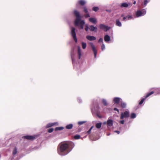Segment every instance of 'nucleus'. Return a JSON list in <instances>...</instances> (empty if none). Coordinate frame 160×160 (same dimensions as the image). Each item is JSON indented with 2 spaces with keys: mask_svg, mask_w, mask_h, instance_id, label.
<instances>
[{
  "mask_svg": "<svg viewBox=\"0 0 160 160\" xmlns=\"http://www.w3.org/2000/svg\"><path fill=\"white\" fill-rule=\"evenodd\" d=\"M73 144L71 142L66 141L61 142L57 148L58 153L60 155L65 156L68 154L71 150V146Z\"/></svg>",
  "mask_w": 160,
  "mask_h": 160,
  "instance_id": "1",
  "label": "nucleus"
},
{
  "mask_svg": "<svg viewBox=\"0 0 160 160\" xmlns=\"http://www.w3.org/2000/svg\"><path fill=\"white\" fill-rule=\"evenodd\" d=\"M74 15L76 17L74 24L75 26H77L80 25V28L83 29V26L85 24V22L83 20H81L82 17L80 15L79 12L76 10H74L73 11Z\"/></svg>",
  "mask_w": 160,
  "mask_h": 160,
  "instance_id": "2",
  "label": "nucleus"
},
{
  "mask_svg": "<svg viewBox=\"0 0 160 160\" xmlns=\"http://www.w3.org/2000/svg\"><path fill=\"white\" fill-rule=\"evenodd\" d=\"M71 34L72 37L73 39L74 40L75 42L77 43L78 42V40L76 36V33L75 32V28L73 27L71 28Z\"/></svg>",
  "mask_w": 160,
  "mask_h": 160,
  "instance_id": "3",
  "label": "nucleus"
},
{
  "mask_svg": "<svg viewBox=\"0 0 160 160\" xmlns=\"http://www.w3.org/2000/svg\"><path fill=\"white\" fill-rule=\"evenodd\" d=\"M129 116V112L128 111H126L124 112H122L120 116V119H123L124 118H127Z\"/></svg>",
  "mask_w": 160,
  "mask_h": 160,
  "instance_id": "4",
  "label": "nucleus"
},
{
  "mask_svg": "<svg viewBox=\"0 0 160 160\" xmlns=\"http://www.w3.org/2000/svg\"><path fill=\"white\" fill-rule=\"evenodd\" d=\"M99 28L100 29L104 30L106 32L110 29V27H108L103 24H100L99 25Z\"/></svg>",
  "mask_w": 160,
  "mask_h": 160,
  "instance_id": "5",
  "label": "nucleus"
},
{
  "mask_svg": "<svg viewBox=\"0 0 160 160\" xmlns=\"http://www.w3.org/2000/svg\"><path fill=\"white\" fill-rule=\"evenodd\" d=\"M90 44L94 53V57L95 58L97 54V49H96L95 45L92 43L90 42Z\"/></svg>",
  "mask_w": 160,
  "mask_h": 160,
  "instance_id": "6",
  "label": "nucleus"
},
{
  "mask_svg": "<svg viewBox=\"0 0 160 160\" xmlns=\"http://www.w3.org/2000/svg\"><path fill=\"white\" fill-rule=\"evenodd\" d=\"M22 138L28 140H32L35 139L36 136H35L26 135L23 136Z\"/></svg>",
  "mask_w": 160,
  "mask_h": 160,
  "instance_id": "7",
  "label": "nucleus"
},
{
  "mask_svg": "<svg viewBox=\"0 0 160 160\" xmlns=\"http://www.w3.org/2000/svg\"><path fill=\"white\" fill-rule=\"evenodd\" d=\"M86 38L87 39L90 41L95 40L96 39V38L94 36L89 35L87 36Z\"/></svg>",
  "mask_w": 160,
  "mask_h": 160,
  "instance_id": "8",
  "label": "nucleus"
},
{
  "mask_svg": "<svg viewBox=\"0 0 160 160\" xmlns=\"http://www.w3.org/2000/svg\"><path fill=\"white\" fill-rule=\"evenodd\" d=\"M107 124L108 126L111 127L112 126L113 124V120L112 119H108L107 121Z\"/></svg>",
  "mask_w": 160,
  "mask_h": 160,
  "instance_id": "9",
  "label": "nucleus"
},
{
  "mask_svg": "<svg viewBox=\"0 0 160 160\" xmlns=\"http://www.w3.org/2000/svg\"><path fill=\"white\" fill-rule=\"evenodd\" d=\"M97 29V28L96 27H95L93 25L90 26L89 28L90 30L92 32L94 31L96 32Z\"/></svg>",
  "mask_w": 160,
  "mask_h": 160,
  "instance_id": "10",
  "label": "nucleus"
},
{
  "mask_svg": "<svg viewBox=\"0 0 160 160\" xmlns=\"http://www.w3.org/2000/svg\"><path fill=\"white\" fill-rule=\"evenodd\" d=\"M78 3L80 5L82 6L86 4V2L84 0H79Z\"/></svg>",
  "mask_w": 160,
  "mask_h": 160,
  "instance_id": "11",
  "label": "nucleus"
},
{
  "mask_svg": "<svg viewBox=\"0 0 160 160\" xmlns=\"http://www.w3.org/2000/svg\"><path fill=\"white\" fill-rule=\"evenodd\" d=\"M121 99L119 98H115L113 99V101L115 103L118 104L120 102Z\"/></svg>",
  "mask_w": 160,
  "mask_h": 160,
  "instance_id": "12",
  "label": "nucleus"
},
{
  "mask_svg": "<svg viewBox=\"0 0 160 160\" xmlns=\"http://www.w3.org/2000/svg\"><path fill=\"white\" fill-rule=\"evenodd\" d=\"M89 21L93 24H96L97 22V20L95 18H90Z\"/></svg>",
  "mask_w": 160,
  "mask_h": 160,
  "instance_id": "13",
  "label": "nucleus"
},
{
  "mask_svg": "<svg viewBox=\"0 0 160 160\" xmlns=\"http://www.w3.org/2000/svg\"><path fill=\"white\" fill-rule=\"evenodd\" d=\"M78 58L80 59L81 56V48L79 46H78Z\"/></svg>",
  "mask_w": 160,
  "mask_h": 160,
  "instance_id": "14",
  "label": "nucleus"
},
{
  "mask_svg": "<svg viewBox=\"0 0 160 160\" xmlns=\"http://www.w3.org/2000/svg\"><path fill=\"white\" fill-rule=\"evenodd\" d=\"M115 24L116 26L119 27L122 26V23L118 19L116 20Z\"/></svg>",
  "mask_w": 160,
  "mask_h": 160,
  "instance_id": "15",
  "label": "nucleus"
},
{
  "mask_svg": "<svg viewBox=\"0 0 160 160\" xmlns=\"http://www.w3.org/2000/svg\"><path fill=\"white\" fill-rule=\"evenodd\" d=\"M110 40V38L108 35H106L104 37V40L105 42H108Z\"/></svg>",
  "mask_w": 160,
  "mask_h": 160,
  "instance_id": "16",
  "label": "nucleus"
},
{
  "mask_svg": "<svg viewBox=\"0 0 160 160\" xmlns=\"http://www.w3.org/2000/svg\"><path fill=\"white\" fill-rule=\"evenodd\" d=\"M73 126V125L72 124H70L68 125H67L66 126V128L68 129H71Z\"/></svg>",
  "mask_w": 160,
  "mask_h": 160,
  "instance_id": "17",
  "label": "nucleus"
},
{
  "mask_svg": "<svg viewBox=\"0 0 160 160\" xmlns=\"http://www.w3.org/2000/svg\"><path fill=\"white\" fill-rule=\"evenodd\" d=\"M142 12L140 10L138 11L136 13V16L137 17H139L141 16H142Z\"/></svg>",
  "mask_w": 160,
  "mask_h": 160,
  "instance_id": "18",
  "label": "nucleus"
},
{
  "mask_svg": "<svg viewBox=\"0 0 160 160\" xmlns=\"http://www.w3.org/2000/svg\"><path fill=\"white\" fill-rule=\"evenodd\" d=\"M154 93V92L152 91L149 92L148 93L145 97V98H147L150 96V95H152V94Z\"/></svg>",
  "mask_w": 160,
  "mask_h": 160,
  "instance_id": "19",
  "label": "nucleus"
},
{
  "mask_svg": "<svg viewBox=\"0 0 160 160\" xmlns=\"http://www.w3.org/2000/svg\"><path fill=\"white\" fill-rule=\"evenodd\" d=\"M102 123L101 122L98 123L96 124V127L98 129H99L101 128Z\"/></svg>",
  "mask_w": 160,
  "mask_h": 160,
  "instance_id": "20",
  "label": "nucleus"
},
{
  "mask_svg": "<svg viewBox=\"0 0 160 160\" xmlns=\"http://www.w3.org/2000/svg\"><path fill=\"white\" fill-rule=\"evenodd\" d=\"M128 6V5L127 3H123L121 4V7L127 8Z\"/></svg>",
  "mask_w": 160,
  "mask_h": 160,
  "instance_id": "21",
  "label": "nucleus"
},
{
  "mask_svg": "<svg viewBox=\"0 0 160 160\" xmlns=\"http://www.w3.org/2000/svg\"><path fill=\"white\" fill-rule=\"evenodd\" d=\"M64 129V128L63 127H57L55 128V131L58 130H63Z\"/></svg>",
  "mask_w": 160,
  "mask_h": 160,
  "instance_id": "22",
  "label": "nucleus"
},
{
  "mask_svg": "<svg viewBox=\"0 0 160 160\" xmlns=\"http://www.w3.org/2000/svg\"><path fill=\"white\" fill-rule=\"evenodd\" d=\"M82 48L83 49H85L87 46V44L86 43L84 42H82Z\"/></svg>",
  "mask_w": 160,
  "mask_h": 160,
  "instance_id": "23",
  "label": "nucleus"
},
{
  "mask_svg": "<svg viewBox=\"0 0 160 160\" xmlns=\"http://www.w3.org/2000/svg\"><path fill=\"white\" fill-rule=\"evenodd\" d=\"M17 152V148L16 147H15L14 150L12 152V154L13 155H16Z\"/></svg>",
  "mask_w": 160,
  "mask_h": 160,
  "instance_id": "24",
  "label": "nucleus"
},
{
  "mask_svg": "<svg viewBox=\"0 0 160 160\" xmlns=\"http://www.w3.org/2000/svg\"><path fill=\"white\" fill-rule=\"evenodd\" d=\"M146 99V98H145V97H144V98H142L141 101L139 102V105H141V104H142Z\"/></svg>",
  "mask_w": 160,
  "mask_h": 160,
  "instance_id": "25",
  "label": "nucleus"
},
{
  "mask_svg": "<svg viewBox=\"0 0 160 160\" xmlns=\"http://www.w3.org/2000/svg\"><path fill=\"white\" fill-rule=\"evenodd\" d=\"M102 102L104 106H106L107 105V102L106 100H105L104 99H103L102 100Z\"/></svg>",
  "mask_w": 160,
  "mask_h": 160,
  "instance_id": "26",
  "label": "nucleus"
},
{
  "mask_svg": "<svg viewBox=\"0 0 160 160\" xmlns=\"http://www.w3.org/2000/svg\"><path fill=\"white\" fill-rule=\"evenodd\" d=\"M126 104L125 102H122L121 104V106L122 108H125L126 107Z\"/></svg>",
  "mask_w": 160,
  "mask_h": 160,
  "instance_id": "27",
  "label": "nucleus"
},
{
  "mask_svg": "<svg viewBox=\"0 0 160 160\" xmlns=\"http://www.w3.org/2000/svg\"><path fill=\"white\" fill-rule=\"evenodd\" d=\"M92 10L95 12H97L99 10V8L98 7H93Z\"/></svg>",
  "mask_w": 160,
  "mask_h": 160,
  "instance_id": "28",
  "label": "nucleus"
},
{
  "mask_svg": "<svg viewBox=\"0 0 160 160\" xmlns=\"http://www.w3.org/2000/svg\"><path fill=\"white\" fill-rule=\"evenodd\" d=\"M150 0H144V5L145 6H146L148 2H149Z\"/></svg>",
  "mask_w": 160,
  "mask_h": 160,
  "instance_id": "29",
  "label": "nucleus"
},
{
  "mask_svg": "<svg viewBox=\"0 0 160 160\" xmlns=\"http://www.w3.org/2000/svg\"><path fill=\"white\" fill-rule=\"evenodd\" d=\"M136 117V115L134 113H132L131 115V118H135Z\"/></svg>",
  "mask_w": 160,
  "mask_h": 160,
  "instance_id": "30",
  "label": "nucleus"
},
{
  "mask_svg": "<svg viewBox=\"0 0 160 160\" xmlns=\"http://www.w3.org/2000/svg\"><path fill=\"white\" fill-rule=\"evenodd\" d=\"M94 128V126H92L91 128H90V129H89V130L87 132V133L88 134H89L90 133H91V130H92V129Z\"/></svg>",
  "mask_w": 160,
  "mask_h": 160,
  "instance_id": "31",
  "label": "nucleus"
},
{
  "mask_svg": "<svg viewBox=\"0 0 160 160\" xmlns=\"http://www.w3.org/2000/svg\"><path fill=\"white\" fill-rule=\"evenodd\" d=\"M80 136L79 135H77L74 136V138L75 139H78L80 138Z\"/></svg>",
  "mask_w": 160,
  "mask_h": 160,
  "instance_id": "32",
  "label": "nucleus"
},
{
  "mask_svg": "<svg viewBox=\"0 0 160 160\" xmlns=\"http://www.w3.org/2000/svg\"><path fill=\"white\" fill-rule=\"evenodd\" d=\"M86 122V121H79L78 122V125H81Z\"/></svg>",
  "mask_w": 160,
  "mask_h": 160,
  "instance_id": "33",
  "label": "nucleus"
},
{
  "mask_svg": "<svg viewBox=\"0 0 160 160\" xmlns=\"http://www.w3.org/2000/svg\"><path fill=\"white\" fill-rule=\"evenodd\" d=\"M89 28V27L88 24H86L85 26V29L86 31H88Z\"/></svg>",
  "mask_w": 160,
  "mask_h": 160,
  "instance_id": "34",
  "label": "nucleus"
},
{
  "mask_svg": "<svg viewBox=\"0 0 160 160\" xmlns=\"http://www.w3.org/2000/svg\"><path fill=\"white\" fill-rule=\"evenodd\" d=\"M83 10L85 13H88V10L87 8L86 7H84L83 8Z\"/></svg>",
  "mask_w": 160,
  "mask_h": 160,
  "instance_id": "35",
  "label": "nucleus"
},
{
  "mask_svg": "<svg viewBox=\"0 0 160 160\" xmlns=\"http://www.w3.org/2000/svg\"><path fill=\"white\" fill-rule=\"evenodd\" d=\"M54 125V124H53V123H50V124H48L47 126V128H49V127H52V126H53V125Z\"/></svg>",
  "mask_w": 160,
  "mask_h": 160,
  "instance_id": "36",
  "label": "nucleus"
},
{
  "mask_svg": "<svg viewBox=\"0 0 160 160\" xmlns=\"http://www.w3.org/2000/svg\"><path fill=\"white\" fill-rule=\"evenodd\" d=\"M53 131V129L52 128H49L48 130V132L49 133H51Z\"/></svg>",
  "mask_w": 160,
  "mask_h": 160,
  "instance_id": "37",
  "label": "nucleus"
},
{
  "mask_svg": "<svg viewBox=\"0 0 160 160\" xmlns=\"http://www.w3.org/2000/svg\"><path fill=\"white\" fill-rule=\"evenodd\" d=\"M84 17L86 18H87L90 17V16L89 14L88 13H86V14L84 15Z\"/></svg>",
  "mask_w": 160,
  "mask_h": 160,
  "instance_id": "38",
  "label": "nucleus"
},
{
  "mask_svg": "<svg viewBox=\"0 0 160 160\" xmlns=\"http://www.w3.org/2000/svg\"><path fill=\"white\" fill-rule=\"evenodd\" d=\"M126 17L128 19H131L132 18V16L129 15L127 16Z\"/></svg>",
  "mask_w": 160,
  "mask_h": 160,
  "instance_id": "39",
  "label": "nucleus"
},
{
  "mask_svg": "<svg viewBox=\"0 0 160 160\" xmlns=\"http://www.w3.org/2000/svg\"><path fill=\"white\" fill-rule=\"evenodd\" d=\"M105 48V46L104 44H102L101 46V49L102 50H103Z\"/></svg>",
  "mask_w": 160,
  "mask_h": 160,
  "instance_id": "40",
  "label": "nucleus"
},
{
  "mask_svg": "<svg viewBox=\"0 0 160 160\" xmlns=\"http://www.w3.org/2000/svg\"><path fill=\"white\" fill-rule=\"evenodd\" d=\"M103 42V39L102 38H100L98 40V42Z\"/></svg>",
  "mask_w": 160,
  "mask_h": 160,
  "instance_id": "41",
  "label": "nucleus"
},
{
  "mask_svg": "<svg viewBox=\"0 0 160 160\" xmlns=\"http://www.w3.org/2000/svg\"><path fill=\"white\" fill-rule=\"evenodd\" d=\"M124 120H121L120 121V123L121 124H123L124 123Z\"/></svg>",
  "mask_w": 160,
  "mask_h": 160,
  "instance_id": "42",
  "label": "nucleus"
},
{
  "mask_svg": "<svg viewBox=\"0 0 160 160\" xmlns=\"http://www.w3.org/2000/svg\"><path fill=\"white\" fill-rule=\"evenodd\" d=\"M113 110H114V111H117L118 112H119V111L118 110V109L117 108H114L113 109Z\"/></svg>",
  "mask_w": 160,
  "mask_h": 160,
  "instance_id": "43",
  "label": "nucleus"
},
{
  "mask_svg": "<svg viewBox=\"0 0 160 160\" xmlns=\"http://www.w3.org/2000/svg\"><path fill=\"white\" fill-rule=\"evenodd\" d=\"M114 132L117 133L118 134H119L120 133V132L119 131L116 130V131H114Z\"/></svg>",
  "mask_w": 160,
  "mask_h": 160,
  "instance_id": "44",
  "label": "nucleus"
},
{
  "mask_svg": "<svg viewBox=\"0 0 160 160\" xmlns=\"http://www.w3.org/2000/svg\"><path fill=\"white\" fill-rule=\"evenodd\" d=\"M126 17H124L123 18V21H125V20L126 19Z\"/></svg>",
  "mask_w": 160,
  "mask_h": 160,
  "instance_id": "45",
  "label": "nucleus"
},
{
  "mask_svg": "<svg viewBox=\"0 0 160 160\" xmlns=\"http://www.w3.org/2000/svg\"><path fill=\"white\" fill-rule=\"evenodd\" d=\"M136 3V2L135 1H134V2H133V4H135Z\"/></svg>",
  "mask_w": 160,
  "mask_h": 160,
  "instance_id": "46",
  "label": "nucleus"
},
{
  "mask_svg": "<svg viewBox=\"0 0 160 160\" xmlns=\"http://www.w3.org/2000/svg\"><path fill=\"white\" fill-rule=\"evenodd\" d=\"M98 117L99 118H101V116H98Z\"/></svg>",
  "mask_w": 160,
  "mask_h": 160,
  "instance_id": "47",
  "label": "nucleus"
},
{
  "mask_svg": "<svg viewBox=\"0 0 160 160\" xmlns=\"http://www.w3.org/2000/svg\"><path fill=\"white\" fill-rule=\"evenodd\" d=\"M124 16V15L123 14H122L121 15V17H122Z\"/></svg>",
  "mask_w": 160,
  "mask_h": 160,
  "instance_id": "48",
  "label": "nucleus"
},
{
  "mask_svg": "<svg viewBox=\"0 0 160 160\" xmlns=\"http://www.w3.org/2000/svg\"><path fill=\"white\" fill-rule=\"evenodd\" d=\"M106 122H104V124H106Z\"/></svg>",
  "mask_w": 160,
  "mask_h": 160,
  "instance_id": "49",
  "label": "nucleus"
}]
</instances>
